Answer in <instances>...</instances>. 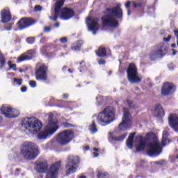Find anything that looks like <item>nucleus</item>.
Listing matches in <instances>:
<instances>
[{
  "label": "nucleus",
  "mask_w": 178,
  "mask_h": 178,
  "mask_svg": "<svg viewBox=\"0 0 178 178\" xmlns=\"http://www.w3.org/2000/svg\"><path fill=\"white\" fill-rule=\"evenodd\" d=\"M120 3H118L116 6L106 10V15L102 18L104 26L118 27V21L115 17L120 18L123 16V11L120 8Z\"/></svg>",
  "instance_id": "nucleus-1"
},
{
  "label": "nucleus",
  "mask_w": 178,
  "mask_h": 178,
  "mask_svg": "<svg viewBox=\"0 0 178 178\" xmlns=\"http://www.w3.org/2000/svg\"><path fill=\"white\" fill-rule=\"evenodd\" d=\"M64 3L65 0H57L54 7V17L50 16V20L56 22L59 17L62 20H69L74 16V11L73 10L67 8H62Z\"/></svg>",
  "instance_id": "nucleus-2"
},
{
  "label": "nucleus",
  "mask_w": 178,
  "mask_h": 178,
  "mask_svg": "<svg viewBox=\"0 0 178 178\" xmlns=\"http://www.w3.org/2000/svg\"><path fill=\"white\" fill-rule=\"evenodd\" d=\"M168 136H169V133L164 131L163 132L161 144L158 139H154L149 144L147 150V155H149V156H158V155L162 154V147H165V145L169 143Z\"/></svg>",
  "instance_id": "nucleus-3"
},
{
  "label": "nucleus",
  "mask_w": 178,
  "mask_h": 178,
  "mask_svg": "<svg viewBox=\"0 0 178 178\" xmlns=\"http://www.w3.org/2000/svg\"><path fill=\"white\" fill-rule=\"evenodd\" d=\"M27 134H37L42 129V123L34 117L26 118L22 121Z\"/></svg>",
  "instance_id": "nucleus-4"
},
{
  "label": "nucleus",
  "mask_w": 178,
  "mask_h": 178,
  "mask_svg": "<svg viewBox=\"0 0 178 178\" xmlns=\"http://www.w3.org/2000/svg\"><path fill=\"white\" fill-rule=\"evenodd\" d=\"M21 154L25 159H35L38 156V147L32 142H25L22 146Z\"/></svg>",
  "instance_id": "nucleus-5"
},
{
  "label": "nucleus",
  "mask_w": 178,
  "mask_h": 178,
  "mask_svg": "<svg viewBox=\"0 0 178 178\" xmlns=\"http://www.w3.org/2000/svg\"><path fill=\"white\" fill-rule=\"evenodd\" d=\"M58 129H59L58 121L49 120V124L44 130L38 133L37 136L38 140H47L48 137H51L52 134L56 133Z\"/></svg>",
  "instance_id": "nucleus-6"
},
{
  "label": "nucleus",
  "mask_w": 178,
  "mask_h": 178,
  "mask_svg": "<svg viewBox=\"0 0 178 178\" xmlns=\"http://www.w3.org/2000/svg\"><path fill=\"white\" fill-rule=\"evenodd\" d=\"M97 120L106 124L112 123L115 120V110L112 107H106L97 115Z\"/></svg>",
  "instance_id": "nucleus-7"
},
{
  "label": "nucleus",
  "mask_w": 178,
  "mask_h": 178,
  "mask_svg": "<svg viewBox=\"0 0 178 178\" xmlns=\"http://www.w3.org/2000/svg\"><path fill=\"white\" fill-rule=\"evenodd\" d=\"M127 79L129 83L132 84H136L137 83L141 82V78L138 75V72L137 71V67L134 63H130L128 69L127 70Z\"/></svg>",
  "instance_id": "nucleus-8"
},
{
  "label": "nucleus",
  "mask_w": 178,
  "mask_h": 178,
  "mask_svg": "<svg viewBox=\"0 0 178 178\" xmlns=\"http://www.w3.org/2000/svg\"><path fill=\"white\" fill-rule=\"evenodd\" d=\"M74 138V133L72 130H65L60 133L56 137V141L61 145L69 144Z\"/></svg>",
  "instance_id": "nucleus-9"
},
{
  "label": "nucleus",
  "mask_w": 178,
  "mask_h": 178,
  "mask_svg": "<svg viewBox=\"0 0 178 178\" xmlns=\"http://www.w3.org/2000/svg\"><path fill=\"white\" fill-rule=\"evenodd\" d=\"M130 123H131V115L129 113V110L124 108L122 122L119 124L120 130H121V131L129 130V129H130Z\"/></svg>",
  "instance_id": "nucleus-10"
},
{
  "label": "nucleus",
  "mask_w": 178,
  "mask_h": 178,
  "mask_svg": "<svg viewBox=\"0 0 178 178\" xmlns=\"http://www.w3.org/2000/svg\"><path fill=\"white\" fill-rule=\"evenodd\" d=\"M98 18H94L92 17H88L86 19V24L89 31L92 33L93 35H95L99 30V24Z\"/></svg>",
  "instance_id": "nucleus-11"
},
{
  "label": "nucleus",
  "mask_w": 178,
  "mask_h": 178,
  "mask_svg": "<svg viewBox=\"0 0 178 178\" xmlns=\"http://www.w3.org/2000/svg\"><path fill=\"white\" fill-rule=\"evenodd\" d=\"M79 163H80V158L78 156H72L71 158L66 165L68 175L75 173L76 170H77Z\"/></svg>",
  "instance_id": "nucleus-12"
},
{
  "label": "nucleus",
  "mask_w": 178,
  "mask_h": 178,
  "mask_svg": "<svg viewBox=\"0 0 178 178\" xmlns=\"http://www.w3.org/2000/svg\"><path fill=\"white\" fill-rule=\"evenodd\" d=\"M1 112L6 118H17L20 115V112L18 110L8 106H2Z\"/></svg>",
  "instance_id": "nucleus-13"
},
{
  "label": "nucleus",
  "mask_w": 178,
  "mask_h": 178,
  "mask_svg": "<svg viewBox=\"0 0 178 178\" xmlns=\"http://www.w3.org/2000/svg\"><path fill=\"white\" fill-rule=\"evenodd\" d=\"M60 168V163L53 164L46 174V178H58V173Z\"/></svg>",
  "instance_id": "nucleus-14"
},
{
  "label": "nucleus",
  "mask_w": 178,
  "mask_h": 178,
  "mask_svg": "<svg viewBox=\"0 0 178 178\" xmlns=\"http://www.w3.org/2000/svg\"><path fill=\"white\" fill-rule=\"evenodd\" d=\"M47 67L46 65H41L39 69L36 71V80H41L45 81L47 79Z\"/></svg>",
  "instance_id": "nucleus-15"
},
{
  "label": "nucleus",
  "mask_w": 178,
  "mask_h": 178,
  "mask_svg": "<svg viewBox=\"0 0 178 178\" xmlns=\"http://www.w3.org/2000/svg\"><path fill=\"white\" fill-rule=\"evenodd\" d=\"M175 91H176V86L173 83H165L161 89V94L162 95H169Z\"/></svg>",
  "instance_id": "nucleus-16"
},
{
  "label": "nucleus",
  "mask_w": 178,
  "mask_h": 178,
  "mask_svg": "<svg viewBox=\"0 0 178 178\" xmlns=\"http://www.w3.org/2000/svg\"><path fill=\"white\" fill-rule=\"evenodd\" d=\"M32 24H34V21L30 18H22L17 23L19 30H24V29L30 27Z\"/></svg>",
  "instance_id": "nucleus-17"
},
{
  "label": "nucleus",
  "mask_w": 178,
  "mask_h": 178,
  "mask_svg": "<svg viewBox=\"0 0 178 178\" xmlns=\"http://www.w3.org/2000/svg\"><path fill=\"white\" fill-rule=\"evenodd\" d=\"M135 144L136 146V151H142L145 148V139L141 136H138L135 140Z\"/></svg>",
  "instance_id": "nucleus-18"
},
{
  "label": "nucleus",
  "mask_w": 178,
  "mask_h": 178,
  "mask_svg": "<svg viewBox=\"0 0 178 178\" xmlns=\"http://www.w3.org/2000/svg\"><path fill=\"white\" fill-rule=\"evenodd\" d=\"M169 124L175 131H178V117L176 114H171L170 115Z\"/></svg>",
  "instance_id": "nucleus-19"
},
{
  "label": "nucleus",
  "mask_w": 178,
  "mask_h": 178,
  "mask_svg": "<svg viewBox=\"0 0 178 178\" xmlns=\"http://www.w3.org/2000/svg\"><path fill=\"white\" fill-rule=\"evenodd\" d=\"M35 168L38 173H44L48 169V163L47 161L36 162Z\"/></svg>",
  "instance_id": "nucleus-20"
},
{
  "label": "nucleus",
  "mask_w": 178,
  "mask_h": 178,
  "mask_svg": "<svg viewBox=\"0 0 178 178\" xmlns=\"http://www.w3.org/2000/svg\"><path fill=\"white\" fill-rule=\"evenodd\" d=\"M1 23H8V22H10L12 19V15H10V13L9 10H2L1 12Z\"/></svg>",
  "instance_id": "nucleus-21"
},
{
  "label": "nucleus",
  "mask_w": 178,
  "mask_h": 178,
  "mask_svg": "<svg viewBox=\"0 0 178 178\" xmlns=\"http://www.w3.org/2000/svg\"><path fill=\"white\" fill-rule=\"evenodd\" d=\"M163 49H165V48L162 47L161 49L151 53L149 55L150 59L154 60V59H157V58H162L163 55H165V51H163Z\"/></svg>",
  "instance_id": "nucleus-22"
},
{
  "label": "nucleus",
  "mask_w": 178,
  "mask_h": 178,
  "mask_svg": "<svg viewBox=\"0 0 178 178\" xmlns=\"http://www.w3.org/2000/svg\"><path fill=\"white\" fill-rule=\"evenodd\" d=\"M154 116L156 118H163L165 116V111L161 105H156L154 108Z\"/></svg>",
  "instance_id": "nucleus-23"
},
{
  "label": "nucleus",
  "mask_w": 178,
  "mask_h": 178,
  "mask_svg": "<svg viewBox=\"0 0 178 178\" xmlns=\"http://www.w3.org/2000/svg\"><path fill=\"white\" fill-rule=\"evenodd\" d=\"M136 136V133L134 132L133 134H130L128 139L127 140V146L129 149L133 148V144H134V136Z\"/></svg>",
  "instance_id": "nucleus-24"
},
{
  "label": "nucleus",
  "mask_w": 178,
  "mask_h": 178,
  "mask_svg": "<svg viewBox=\"0 0 178 178\" xmlns=\"http://www.w3.org/2000/svg\"><path fill=\"white\" fill-rule=\"evenodd\" d=\"M27 59H31V56H30L29 54H24L17 58V63H20V62H23L24 60H27Z\"/></svg>",
  "instance_id": "nucleus-25"
},
{
  "label": "nucleus",
  "mask_w": 178,
  "mask_h": 178,
  "mask_svg": "<svg viewBox=\"0 0 178 178\" xmlns=\"http://www.w3.org/2000/svg\"><path fill=\"white\" fill-rule=\"evenodd\" d=\"M96 54L97 56H99L100 58H104V56H106V50L105 48L100 47L97 51H96Z\"/></svg>",
  "instance_id": "nucleus-26"
},
{
  "label": "nucleus",
  "mask_w": 178,
  "mask_h": 178,
  "mask_svg": "<svg viewBox=\"0 0 178 178\" xmlns=\"http://www.w3.org/2000/svg\"><path fill=\"white\" fill-rule=\"evenodd\" d=\"M127 136V134H124V135L119 136V137H115L113 135H110V139L113 141H123L124 138H126V136Z\"/></svg>",
  "instance_id": "nucleus-27"
},
{
  "label": "nucleus",
  "mask_w": 178,
  "mask_h": 178,
  "mask_svg": "<svg viewBox=\"0 0 178 178\" xmlns=\"http://www.w3.org/2000/svg\"><path fill=\"white\" fill-rule=\"evenodd\" d=\"M83 44L82 41H79L74 43L72 46V49L73 51H80V48H81V44Z\"/></svg>",
  "instance_id": "nucleus-28"
},
{
  "label": "nucleus",
  "mask_w": 178,
  "mask_h": 178,
  "mask_svg": "<svg viewBox=\"0 0 178 178\" xmlns=\"http://www.w3.org/2000/svg\"><path fill=\"white\" fill-rule=\"evenodd\" d=\"M89 131L92 134H95V133H97L98 131V129H97V127L95 126V122H92V124L89 126Z\"/></svg>",
  "instance_id": "nucleus-29"
},
{
  "label": "nucleus",
  "mask_w": 178,
  "mask_h": 178,
  "mask_svg": "<svg viewBox=\"0 0 178 178\" xmlns=\"http://www.w3.org/2000/svg\"><path fill=\"white\" fill-rule=\"evenodd\" d=\"M5 65V57L2 54L0 53V67H3V65Z\"/></svg>",
  "instance_id": "nucleus-30"
},
{
  "label": "nucleus",
  "mask_w": 178,
  "mask_h": 178,
  "mask_svg": "<svg viewBox=\"0 0 178 178\" xmlns=\"http://www.w3.org/2000/svg\"><path fill=\"white\" fill-rule=\"evenodd\" d=\"M8 66L10 69H13V70H16V65L12 64L11 61L8 62Z\"/></svg>",
  "instance_id": "nucleus-31"
},
{
  "label": "nucleus",
  "mask_w": 178,
  "mask_h": 178,
  "mask_svg": "<svg viewBox=\"0 0 178 178\" xmlns=\"http://www.w3.org/2000/svg\"><path fill=\"white\" fill-rule=\"evenodd\" d=\"M22 80L19 79H14V83L17 86H22Z\"/></svg>",
  "instance_id": "nucleus-32"
},
{
  "label": "nucleus",
  "mask_w": 178,
  "mask_h": 178,
  "mask_svg": "<svg viewBox=\"0 0 178 178\" xmlns=\"http://www.w3.org/2000/svg\"><path fill=\"white\" fill-rule=\"evenodd\" d=\"M29 86L32 88H35V87H37V82H35V81H29Z\"/></svg>",
  "instance_id": "nucleus-33"
},
{
  "label": "nucleus",
  "mask_w": 178,
  "mask_h": 178,
  "mask_svg": "<svg viewBox=\"0 0 178 178\" xmlns=\"http://www.w3.org/2000/svg\"><path fill=\"white\" fill-rule=\"evenodd\" d=\"M35 40L34 38H26V42L28 44H33Z\"/></svg>",
  "instance_id": "nucleus-34"
},
{
  "label": "nucleus",
  "mask_w": 178,
  "mask_h": 178,
  "mask_svg": "<svg viewBox=\"0 0 178 178\" xmlns=\"http://www.w3.org/2000/svg\"><path fill=\"white\" fill-rule=\"evenodd\" d=\"M26 54L28 55H34V54H35V50L34 49L29 50Z\"/></svg>",
  "instance_id": "nucleus-35"
},
{
  "label": "nucleus",
  "mask_w": 178,
  "mask_h": 178,
  "mask_svg": "<svg viewBox=\"0 0 178 178\" xmlns=\"http://www.w3.org/2000/svg\"><path fill=\"white\" fill-rule=\"evenodd\" d=\"M131 101H130V100H127L126 102H125V104L126 105H128V106H129V108H133V106H131Z\"/></svg>",
  "instance_id": "nucleus-36"
},
{
  "label": "nucleus",
  "mask_w": 178,
  "mask_h": 178,
  "mask_svg": "<svg viewBox=\"0 0 178 178\" xmlns=\"http://www.w3.org/2000/svg\"><path fill=\"white\" fill-rule=\"evenodd\" d=\"M42 8L40 6H35L34 8V10L35 12H39V10H41Z\"/></svg>",
  "instance_id": "nucleus-37"
},
{
  "label": "nucleus",
  "mask_w": 178,
  "mask_h": 178,
  "mask_svg": "<svg viewBox=\"0 0 178 178\" xmlns=\"http://www.w3.org/2000/svg\"><path fill=\"white\" fill-rule=\"evenodd\" d=\"M170 38H172L171 35H168V38H163V41H165V42H169V41H170Z\"/></svg>",
  "instance_id": "nucleus-38"
},
{
  "label": "nucleus",
  "mask_w": 178,
  "mask_h": 178,
  "mask_svg": "<svg viewBox=\"0 0 178 178\" xmlns=\"http://www.w3.org/2000/svg\"><path fill=\"white\" fill-rule=\"evenodd\" d=\"M133 5H134V8H138L139 6H141V3H136V2H134V3H133Z\"/></svg>",
  "instance_id": "nucleus-39"
},
{
  "label": "nucleus",
  "mask_w": 178,
  "mask_h": 178,
  "mask_svg": "<svg viewBox=\"0 0 178 178\" xmlns=\"http://www.w3.org/2000/svg\"><path fill=\"white\" fill-rule=\"evenodd\" d=\"M60 41L62 44H65V42H67V39H66V38H63L60 40Z\"/></svg>",
  "instance_id": "nucleus-40"
},
{
  "label": "nucleus",
  "mask_w": 178,
  "mask_h": 178,
  "mask_svg": "<svg viewBox=\"0 0 178 178\" xmlns=\"http://www.w3.org/2000/svg\"><path fill=\"white\" fill-rule=\"evenodd\" d=\"M155 163L156 165H163V163H165V161L162 160V161H156V162H155Z\"/></svg>",
  "instance_id": "nucleus-41"
},
{
  "label": "nucleus",
  "mask_w": 178,
  "mask_h": 178,
  "mask_svg": "<svg viewBox=\"0 0 178 178\" xmlns=\"http://www.w3.org/2000/svg\"><path fill=\"white\" fill-rule=\"evenodd\" d=\"M99 65H105V60L104 59H100L99 60Z\"/></svg>",
  "instance_id": "nucleus-42"
},
{
  "label": "nucleus",
  "mask_w": 178,
  "mask_h": 178,
  "mask_svg": "<svg viewBox=\"0 0 178 178\" xmlns=\"http://www.w3.org/2000/svg\"><path fill=\"white\" fill-rule=\"evenodd\" d=\"M22 92H26L27 91V88L26 86L21 88Z\"/></svg>",
  "instance_id": "nucleus-43"
},
{
  "label": "nucleus",
  "mask_w": 178,
  "mask_h": 178,
  "mask_svg": "<svg viewBox=\"0 0 178 178\" xmlns=\"http://www.w3.org/2000/svg\"><path fill=\"white\" fill-rule=\"evenodd\" d=\"M44 31H45V33H49V31H51V28L44 27Z\"/></svg>",
  "instance_id": "nucleus-44"
},
{
  "label": "nucleus",
  "mask_w": 178,
  "mask_h": 178,
  "mask_svg": "<svg viewBox=\"0 0 178 178\" xmlns=\"http://www.w3.org/2000/svg\"><path fill=\"white\" fill-rule=\"evenodd\" d=\"M125 8H127V9H129V8H130V1H128L125 3Z\"/></svg>",
  "instance_id": "nucleus-45"
},
{
  "label": "nucleus",
  "mask_w": 178,
  "mask_h": 178,
  "mask_svg": "<svg viewBox=\"0 0 178 178\" xmlns=\"http://www.w3.org/2000/svg\"><path fill=\"white\" fill-rule=\"evenodd\" d=\"M172 55H176V53L177 52V50L172 49Z\"/></svg>",
  "instance_id": "nucleus-46"
},
{
  "label": "nucleus",
  "mask_w": 178,
  "mask_h": 178,
  "mask_svg": "<svg viewBox=\"0 0 178 178\" xmlns=\"http://www.w3.org/2000/svg\"><path fill=\"white\" fill-rule=\"evenodd\" d=\"M93 155H94V158H97V156H98V153L97 152H93Z\"/></svg>",
  "instance_id": "nucleus-47"
},
{
  "label": "nucleus",
  "mask_w": 178,
  "mask_h": 178,
  "mask_svg": "<svg viewBox=\"0 0 178 178\" xmlns=\"http://www.w3.org/2000/svg\"><path fill=\"white\" fill-rule=\"evenodd\" d=\"M127 15L128 16H130L131 15V11H130V10H127Z\"/></svg>",
  "instance_id": "nucleus-48"
},
{
  "label": "nucleus",
  "mask_w": 178,
  "mask_h": 178,
  "mask_svg": "<svg viewBox=\"0 0 178 178\" xmlns=\"http://www.w3.org/2000/svg\"><path fill=\"white\" fill-rule=\"evenodd\" d=\"M54 27H59V22H56V23L54 24Z\"/></svg>",
  "instance_id": "nucleus-49"
},
{
  "label": "nucleus",
  "mask_w": 178,
  "mask_h": 178,
  "mask_svg": "<svg viewBox=\"0 0 178 178\" xmlns=\"http://www.w3.org/2000/svg\"><path fill=\"white\" fill-rule=\"evenodd\" d=\"M67 97H69V95H67V94L63 95V98H67Z\"/></svg>",
  "instance_id": "nucleus-50"
},
{
  "label": "nucleus",
  "mask_w": 178,
  "mask_h": 178,
  "mask_svg": "<svg viewBox=\"0 0 178 178\" xmlns=\"http://www.w3.org/2000/svg\"><path fill=\"white\" fill-rule=\"evenodd\" d=\"M85 149H86V151H88V149H90V146H86L85 147Z\"/></svg>",
  "instance_id": "nucleus-51"
},
{
  "label": "nucleus",
  "mask_w": 178,
  "mask_h": 178,
  "mask_svg": "<svg viewBox=\"0 0 178 178\" xmlns=\"http://www.w3.org/2000/svg\"><path fill=\"white\" fill-rule=\"evenodd\" d=\"M171 47H172V48H175L176 47V44H172Z\"/></svg>",
  "instance_id": "nucleus-52"
},
{
  "label": "nucleus",
  "mask_w": 178,
  "mask_h": 178,
  "mask_svg": "<svg viewBox=\"0 0 178 178\" xmlns=\"http://www.w3.org/2000/svg\"><path fill=\"white\" fill-rule=\"evenodd\" d=\"M98 177H101V176H102V174L101 172L98 173L97 175Z\"/></svg>",
  "instance_id": "nucleus-53"
},
{
  "label": "nucleus",
  "mask_w": 178,
  "mask_h": 178,
  "mask_svg": "<svg viewBox=\"0 0 178 178\" xmlns=\"http://www.w3.org/2000/svg\"><path fill=\"white\" fill-rule=\"evenodd\" d=\"M93 151H96L97 152H98V148H94Z\"/></svg>",
  "instance_id": "nucleus-54"
},
{
  "label": "nucleus",
  "mask_w": 178,
  "mask_h": 178,
  "mask_svg": "<svg viewBox=\"0 0 178 178\" xmlns=\"http://www.w3.org/2000/svg\"><path fill=\"white\" fill-rule=\"evenodd\" d=\"M79 178H87V177H86V176H84V175H82V176L79 177Z\"/></svg>",
  "instance_id": "nucleus-55"
},
{
  "label": "nucleus",
  "mask_w": 178,
  "mask_h": 178,
  "mask_svg": "<svg viewBox=\"0 0 178 178\" xmlns=\"http://www.w3.org/2000/svg\"><path fill=\"white\" fill-rule=\"evenodd\" d=\"M19 73H23V70H19Z\"/></svg>",
  "instance_id": "nucleus-56"
},
{
  "label": "nucleus",
  "mask_w": 178,
  "mask_h": 178,
  "mask_svg": "<svg viewBox=\"0 0 178 178\" xmlns=\"http://www.w3.org/2000/svg\"><path fill=\"white\" fill-rule=\"evenodd\" d=\"M8 31H9L10 30H11V28H8L7 29Z\"/></svg>",
  "instance_id": "nucleus-57"
},
{
  "label": "nucleus",
  "mask_w": 178,
  "mask_h": 178,
  "mask_svg": "<svg viewBox=\"0 0 178 178\" xmlns=\"http://www.w3.org/2000/svg\"><path fill=\"white\" fill-rule=\"evenodd\" d=\"M68 71L70 72V73H72V71H70V70H68Z\"/></svg>",
  "instance_id": "nucleus-58"
},
{
  "label": "nucleus",
  "mask_w": 178,
  "mask_h": 178,
  "mask_svg": "<svg viewBox=\"0 0 178 178\" xmlns=\"http://www.w3.org/2000/svg\"><path fill=\"white\" fill-rule=\"evenodd\" d=\"M68 71L70 72V73H72V71H70V70H68Z\"/></svg>",
  "instance_id": "nucleus-59"
},
{
  "label": "nucleus",
  "mask_w": 178,
  "mask_h": 178,
  "mask_svg": "<svg viewBox=\"0 0 178 178\" xmlns=\"http://www.w3.org/2000/svg\"><path fill=\"white\" fill-rule=\"evenodd\" d=\"M82 63H83V62H81V63H80V65H81Z\"/></svg>",
  "instance_id": "nucleus-60"
}]
</instances>
